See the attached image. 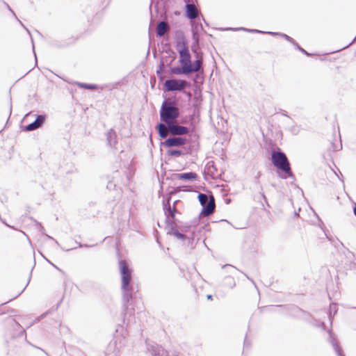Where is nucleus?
I'll return each mask as SVG.
<instances>
[{
    "label": "nucleus",
    "mask_w": 356,
    "mask_h": 356,
    "mask_svg": "<svg viewBox=\"0 0 356 356\" xmlns=\"http://www.w3.org/2000/svg\"><path fill=\"white\" fill-rule=\"evenodd\" d=\"M119 270L121 277L122 285L121 289L122 291V307L121 315L123 317L124 321L127 320L128 323L131 320L127 318L129 311V303L133 298V286L131 284L132 280V269L129 267V264L125 260L119 261Z\"/></svg>",
    "instance_id": "nucleus-1"
},
{
    "label": "nucleus",
    "mask_w": 356,
    "mask_h": 356,
    "mask_svg": "<svg viewBox=\"0 0 356 356\" xmlns=\"http://www.w3.org/2000/svg\"><path fill=\"white\" fill-rule=\"evenodd\" d=\"M271 161L273 165L279 170L277 172L279 177L283 179L289 177L295 179L289 161L286 154L281 151L280 148L276 147L272 151Z\"/></svg>",
    "instance_id": "nucleus-2"
},
{
    "label": "nucleus",
    "mask_w": 356,
    "mask_h": 356,
    "mask_svg": "<svg viewBox=\"0 0 356 356\" xmlns=\"http://www.w3.org/2000/svg\"><path fill=\"white\" fill-rule=\"evenodd\" d=\"M179 115V108L177 102L170 98H165L159 111L161 121L165 124L175 122Z\"/></svg>",
    "instance_id": "nucleus-3"
},
{
    "label": "nucleus",
    "mask_w": 356,
    "mask_h": 356,
    "mask_svg": "<svg viewBox=\"0 0 356 356\" xmlns=\"http://www.w3.org/2000/svg\"><path fill=\"white\" fill-rule=\"evenodd\" d=\"M179 63L180 66H176L170 68L172 74L181 75L184 71L189 69V64L191 61V56L189 49H181L179 52Z\"/></svg>",
    "instance_id": "nucleus-4"
},
{
    "label": "nucleus",
    "mask_w": 356,
    "mask_h": 356,
    "mask_svg": "<svg viewBox=\"0 0 356 356\" xmlns=\"http://www.w3.org/2000/svg\"><path fill=\"white\" fill-rule=\"evenodd\" d=\"M197 198L202 207L200 215L209 216L212 214L215 210V200L213 196L211 195L209 199L207 194L199 193Z\"/></svg>",
    "instance_id": "nucleus-5"
},
{
    "label": "nucleus",
    "mask_w": 356,
    "mask_h": 356,
    "mask_svg": "<svg viewBox=\"0 0 356 356\" xmlns=\"http://www.w3.org/2000/svg\"><path fill=\"white\" fill-rule=\"evenodd\" d=\"M163 87L166 91L185 92V89L190 88L191 83L185 80L169 79L165 81Z\"/></svg>",
    "instance_id": "nucleus-6"
},
{
    "label": "nucleus",
    "mask_w": 356,
    "mask_h": 356,
    "mask_svg": "<svg viewBox=\"0 0 356 356\" xmlns=\"http://www.w3.org/2000/svg\"><path fill=\"white\" fill-rule=\"evenodd\" d=\"M170 197H167L163 200V209L164 211V213L166 218V223L170 222V223L173 224V219L175 217V213H177V210L176 209L177 204L179 202V200H176L173 202L172 207L170 205Z\"/></svg>",
    "instance_id": "nucleus-7"
},
{
    "label": "nucleus",
    "mask_w": 356,
    "mask_h": 356,
    "mask_svg": "<svg viewBox=\"0 0 356 356\" xmlns=\"http://www.w3.org/2000/svg\"><path fill=\"white\" fill-rule=\"evenodd\" d=\"M147 353L150 356H168V353L160 345L146 341Z\"/></svg>",
    "instance_id": "nucleus-8"
},
{
    "label": "nucleus",
    "mask_w": 356,
    "mask_h": 356,
    "mask_svg": "<svg viewBox=\"0 0 356 356\" xmlns=\"http://www.w3.org/2000/svg\"><path fill=\"white\" fill-rule=\"evenodd\" d=\"M186 138L181 136H170L166 138L162 145L168 148L182 147L186 144Z\"/></svg>",
    "instance_id": "nucleus-9"
},
{
    "label": "nucleus",
    "mask_w": 356,
    "mask_h": 356,
    "mask_svg": "<svg viewBox=\"0 0 356 356\" xmlns=\"http://www.w3.org/2000/svg\"><path fill=\"white\" fill-rule=\"evenodd\" d=\"M166 124L168 125L169 133L174 136H180L189 133V129L188 127L181 126L175 122H170Z\"/></svg>",
    "instance_id": "nucleus-10"
},
{
    "label": "nucleus",
    "mask_w": 356,
    "mask_h": 356,
    "mask_svg": "<svg viewBox=\"0 0 356 356\" xmlns=\"http://www.w3.org/2000/svg\"><path fill=\"white\" fill-rule=\"evenodd\" d=\"M45 120H46L45 115H37L35 120L33 122L29 124L24 128V131H32L39 129L40 127H41L43 125V124L45 122Z\"/></svg>",
    "instance_id": "nucleus-11"
},
{
    "label": "nucleus",
    "mask_w": 356,
    "mask_h": 356,
    "mask_svg": "<svg viewBox=\"0 0 356 356\" xmlns=\"http://www.w3.org/2000/svg\"><path fill=\"white\" fill-rule=\"evenodd\" d=\"M175 42H176V49L178 52L181 49H188V42L185 38V35L181 31H177L175 33Z\"/></svg>",
    "instance_id": "nucleus-12"
},
{
    "label": "nucleus",
    "mask_w": 356,
    "mask_h": 356,
    "mask_svg": "<svg viewBox=\"0 0 356 356\" xmlns=\"http://www.w3.org/2000/svg\"><path fill=\"white\" fill-rule=\"evenodd\" d=\"M291 313L296 317L302 318L305 321H309L312 318V316L308 312L294 305L291 307Z\"/></svg>",
    "instance_id": "nucleus-13"
},
{
    "label": "nucleus",
    "mask_w": 356,
    "mask_h": 356,
    "mask_svg": "<svg viewBox=\"0 0 356 356\" xmlns=\"http://www.w3.org/2000/svg\"><path fill=\"white\" fill-rule=\"evenodd\" d=\"M107 145L112 148H116L118 144L117 134L113 129H110L106 134Z\"/></svg>",
    "instance_id": "nucleus-14"
},
{
    "label": "nucleus",
    "mask_w": 356,
    "mask_h": 356,
    "mask_svg": "<svg viewBox=\"0 0 356 356\" xmlns=\"http://www.w3.org/2000/svg\"><path fill=\"white\" fill-rule=\"evenodd\" d=\"M186 8V16L188 19L191 20L195 19L198 16V12L194 5V3H187L185 5Z\"/></svg>",
    "instance_id": "nucleus-15"
},
{
    "label": "nucleus",
    "mask_w": 356,
    "mask_h": 356,
    "mask_svg": "<svg viewBox=\"0 0 356 356\" xmlns=\"http://www.w3.org/2000/svg\"><path fill=\"white\" fill-rule=\"evenodd\" d=\"M201 66V60L199 58H197L193 60V62L191 61L189 64V69L188 70L184 71V75H190L195 72H198L200 71Z\"/></svg>",
    "instance_id": "nucleus-16"
},
{
    "label": "nucleus",
    "mask_w": 356,
    "mask_h": 356,
    "mask_svg": "<svg viewBox=\"0 0 356 356\" xmlns=\"http://www.w3.org/2000/svg\"><path fill=\"white\" fill-rule=\"evenodd\" d=\"M260 175H261V172H258L257 175L254 177V184H255V186H256L257 189L258 190L261 197L264 200V202L266 204V205L268 207H270L268 204L266 196L264 195V193L263 192V186L259 181Z\"/></svg>",
    "instance_id": "nucleus-17"
},
{
    "label": "nucleus",
    "mask_w": 356,
    "mask_h": 356,
    "mask_svg": "<svg viewBox=\"0 0 356 356\" xmlns=\"http://www.w3.org/2000/svg\"><path fill=\"white\" fill-rule=\"evenodd\" d=\"M329 341L332 344L335 353L338 356H344L342 349L337 343V339L334 337L331 331L329 332Z\"/></svg>",
    "instance_id": "nucleus-18"
},
{
    "label": "nucleus",
    "mask_w": 356,
    "mask_h": 356,
    "mask_svg": "<svg viewBox=\"0 0 356 356\" xmlns=\"http://www.w3.org/2000/svg\"><path fill=\"white\" fill-rule=\"evenodd\" d=\"M156 129L159 137L161 138L166 139L168 134H170L168 125L165 124L163 122H160L156 125Z\"/></svg>",
    "instance_id": "nucleus-19"
},
{
    "label": "nucleus",
    "mask_w": 356,
    "mask_h": 356,
    "mask_svg": "<svg viewBox=\"0 0 356 356\" xmlns=\"http://www.w3.org/2000/svg\"><path fill=\"white\" fill-rule=\"evenodd\" d=\"M176 177L179 179H184V180H195L197 178V173L194 172H184V173H179L175 175Z\"/></svg>",
    "instance_id": "nucleus-20"
},
{
    "label": "nucleus",
    "mask_w": 356,
    "mask_h": 356,
    "mask_svg": "<svg viewBox=\"0 0 356 356\" xmlns=\"http://www.w3.org/2000/svg\"><path fill=\"white\" fill-rule=\"evenodd\" d=\"M168 29V25L166 22H165L164 21H161L157 26H156V35L157 36L159 37H162L165 31Z\"/></svg>",
    "instance_id": "nucleus-21"
},
{
    "label": "nucleus",
    "mask_w": 356,
    "mask_h": 356,
    "mask_svg": "<svg viewBox=\"0 0 356 356\" xmlns=\"http://www.w3.org/2000/svg\"><path fill=\"white\" fill-rule=\"evenodd\" d=\"M167 225L170 226V230L168 232V234H173L175 237L181 240H184L186 238V236L185 234H181L173 227L174 223L172 225L170 222L167 223Z\"/></svg>",
    "instance_id": "nucleus-22"
},
{
    "label": "nucleus",
    "mask_w": 356,
    "mask_h": 356,
    "mask_svg": "<svg viewBox=\"0 0 356 356\" xmlns=\"http://www.w3.org/2000/svg\"><path fill=\"white\" fill-rule=\"evenodd\" d=\"M202 29V26L201 24H194V22H192V34L193 40L197 43L199 41V38L197 35L198 29Z\"/></svg>",
    "instance_id": "nucleus-23"
},
{
    "label": "nucleus",
    "mask_w": 356,
    "mask_h": 356,
    "mask_svg": "<svg viewBox=\"0 0 356 356\" xmlns=\"http://www.w3.org/2000/svg\"><path fill=\"white\" fill-rule=\"evenodd\" d=\"M71 44L70 42H66V41H63V42H58V41H53L51 44V45L54 47H56V48H63V47H65L68 45H70Z\"/></svg>",
    "instance_id": "nucleus-24"
},
{
    "label": "nucleus",
    "mask_w": 356,
    "mask_h": 356,
    "mask_svg": "<svg viewBox=\"0 0 356 356\" xmlns=\"http://www.w3.org/2000/svg\"><path fill=\"white\" fill-rule=\"evenodd\" d=\"M167 154L170 156H180L184 155L185 153L182 150L179 149H169L167 151Z\"/></svg>",
    "instance_id": "nucleus-25"
},
{
    "label": "nucleus",
    "mask_w": 356,
    "mask_h": 356,
    "mask_svg": "<svg viewBox=\"0 0 356 356\" xmlns=\"http://www.w3.org/2000/svg\"><path fill=\"white\" fill-rule=\"evenodd\" d=\"M227 29L228 30H232V31H243L249 32V33H261V31H259V30H257V29H250L243 28V27H241V28H229V29Z\"/></svg>",
    "instance_id": "nucleus-26"
},
{
    "label": "nucleus",
    "mask_w": 356,
    "mask_h": 356,
    "mask_svg": "<svg viewBox=\"0 0 356 356\" xmlns=\"http://www.w3.org/2000/svg\"><path fill=\"white\" fill-rule=\"evenodd\" d=\"M77 85L81 88L88 89V90L97 89L98 88L97 85L91 84V83H77Z\"/></svg>",
    "instance_id": "nucleus-27"
},
{
    "label": "nucleus",
    "mask_w": 356,
    "mask_h": 356,
    "mask_svg": "<svg viewBox=\"0 0 356 356\" xmlns=\"http://www.w3.org/2000/svg\"><path fill=\"white\" fill-rule=\"evenodd\" d=\"M186 186H178L175 188H174L172 191H170L168 194V197H170L172 195H175L178 192H180L181 191H188V190H186Z\"/></svg>",
    "instance_id": "nucleus-28"
},
{
    "label": "nucleus",
    "mask_w": 356,
    "mask_h": 356,
    "mask_svg": "<svg viewBox=\"0 0 356 356\" xmlns=\"http://www.w3.org/2000/svg\"><path fill=\"white\" fill-rule=\"evenodd\" d=\"M293 45L295 47L296 49L299 50L300 52H302V54H304L307 56H310L312 55L310 53L307 52L305 49H304L302 47H301L298 44V43L296 42V41L295 42V43Z\"/></svg>",
    "instance_id": "nucleus-29"
},
{
    "label": "nucleus",
    "mask_w": 356,
    "mask_h": 356,
    "mask_svg": "<svg viewBox=\"0 0 356 356\" xmlns=\"http://www.w3.org/2000/svg\"><path fill=\"white\" fill-rule=\"evenodd\" d=\"M279 36L282 37V38L285 39L286 41L289 42L291 44H293L296 42V40L290 37L289 35L280 33H279Z\"/></svg>",
    "instance_id": "nucleus-30"
},
{
    "label": "nucleus",
    "mask_w": 356,
    "mask_h": 356,
    "mask_svg": "<svg viewBox=\"0 0 356 356\" xmlns=\"http://www.w3.org/2000/svg\"><path fill=\"white\" fill-rule=\"evenodd\" d=\"M225 281H226V284L227 286H229V287L233 288L235 286V282H234L233 277H232L230 276H227L225 277Z\"/></svg>",
    "instance_id": "nucleus-31"
},
{
    "label": "nucleus",
    "mask_w": 356,
    "mask_h": 356,
    "mask_svg": "<svg viewBox=\"0 0 356 356\" xmlns=\"http://www.w3.org/2000/svg\"><path fill=\"white\" fill-rule=\"evenodd\" d=\"M325 235H326L327 238L329 241H330L331 242L334 243V246H335V247H338L339 245H341V246H343V243H342V242H341L339 239H337V241H336V242H334V239L332 238V237L327 236L326 234H325Z\"/></svg>",
    "instance_id": "nucleus-32"
},
{
    "label": "nucleus",
    "mask_w": 356,
    "mask_h": 356,
    "mask_svg": "<svg viewBox=\"0 0 356 356\" xmlns=\"http://www.w3.org/2000/svg\"><path fill=\"white\" fill-rule=\"evenodd\" d=\"M300 130V127L298 125H293L291 127L290 131L293 135H297Z\"/></svg>",
    "instance_id": "nucleus-33"
},
{
    "label": "nucleus",
    "mask_w": 356,
    "mask_h": 356,
    "mask_svg": "<svg viewBox=\"0 0 356 356\" xmlns=\"http://www.w3.org/2000/svg\"><path fill=\"white\" fill-rule=\"evenodd\" d=\"M47 313L48 312H44L42 314H41L40 316H38V318H36L34 321L33 323H31L29 326H27V328L30 327L31 326H32L33 325L34 323H37L38 322L40 319H42L44 318L47 315Z\"/></svg>",
    "instance_id": "nucleus-34"
},
{
    "label": "nucleus",
    "mask_w": 356,
    "mask_h": 356,
    "mask_svg": "<svg viewBox=\"0 0 356 356\" xmlns=\"http://www.w3.org/2000/svg\"><path fill=\"white\" fill-rule=\"evenodd\" d=\"M336 307H337L336 305H330V307L329 318L331 322H332V316H331L332 309H334V312L335 314L337 312Z\"/></svg>",
    "instance_id": "nucleus-35"
},
{
    "label": "nucleus",
    "mask_w": 356,
    "mask_h": 356,
    "mask_svg": "<svg viewBox=\"0 0 356 356\" xmlns=\"http://www.w3.org/2000/svg\"><path fill=\"white\" fill-rule=\"evenodd\" d=\"M115 184L112 181H110L108 182L107 186H106V188L108 189L112 190V189L115 188Z\"/></svg>",
    "instance_id": "nucleus-36"
},
{
    "label": "nucleus",
    "mask_w": 356,
    "mask_h": 356,
    "mask_svg": "<svg viewBox=\"0 0 356 356\" xmlns=\"http://www.w3.org/2000/svg\"><path fill=\"white\" fill-rule=\"evenodd\" d=\"M261 33L268 34V35H273V36H275V35H278L279 36V33H278V32H272V31H261Z\"/></svg>",
    "instance_id": "nucleus-37"
},
{
    "label": "nucleus",
    "mask_w": 356,
    "mask_h": 356,
    "mask_svg": "<svg viewBox=\"0 0 356 356\" xmlns=\"http://www.w3.org/2000/svg\"><path fill=\"white\" fill-rule=\"evenodd\" d=\"M36 225H37V227L38 229V230L44 234V228L43 227V226L38 222H36Z\"/></svg>",
    "instance_id": "nucleus-38"
},
{
    "label": "nucleus",
    "mask_w": 356,
    "mask_h": 356,
    "mask_svg": "<svg viewBox=\"0 0 356 356\" xmlns=\"http://www.w3.org/2000/svg\"><path fill=\"white\" fill-rule=\"evenodd\" d=\"M18 337H24L25 339H26V330L25 329H23L22 330H21L19 333V335Z\"/></svg>",
    "instance_id": "nucleus-39"
},
{
    "label": "nucleus",
    "mask_w": 356,
    "mask_h": 356,
    "mask_svg": "<svg viewBox=\"0 0 356 356\" xmlns=\"http://www.w3.org/2000/svg\"><path fill=\"white\" fill-rule=\"evenodd\" d=\"M222 268H231V269H232V270H235V268H234L233 266L229 265V264L223 265V266H222Z\"/></svg>",
    "instance_id": "nucleus-40"
},
{
    "label": "nucleus",
    "mask_w": 356,
    "mask_h": 356,
    "mask_svg": "<svg viewBox=\"0 0 356 356\" xmlns=\"http://www.w3.org/2000/svg\"><path fill=\"white\" fill-rule=\"evenodd\" d=\"M13 321L16 326V329L22 327L21 325L15 319H13Z\"/></svg>",
    "instance_id": "nucleus-41"
},
{
    "label": "nucleus",
    "mask_w": 356,
    "mask_h": 356,
    "mask_svg": "<svg viewBox=\"0 0 356 356\" xmlns=\"http://www.w3.org/2000/svg\"><path fill=\"white\" fill-rule=\"evenodd\" d=\"M5 4L6 5V7L8 8V10H9V11H10V12L12 13V14H13L15 17H16V15H15V13H14V11L11 9V8L9 6V5H8V4H7L6 3H5Z\"/></svg>",
    "instance_id": "nucleus-42"
},
{
    "label": "nucleus",
    "mask_w": 356,
    "mask_h": 356,
    "mask_svg": "<svg viewBox=\"0 0 356 356\" xmlns=\"http://www.w3.org/2000/svg\"><path fill=\"white\" fill-rule=\"evenodd\" d=\"M93 245H88L87 244H82L81 243H79V248H82V247H92Z\"/></svg>",
    "instance_id": "nucleus-43"
},
{
    "label": "nucleus",
    "mask_w": 356,
    "mask_h": 356,
    "mask_svg": "<svg viewBox=\"0 0 356 356\" xmlns=\"http://www.w3.org/2000/svg\"><path fill=\"white\" fill-rule=\"evenodd\" d=\"M356 41V35H355V38L353 40V41L348 44V45H346L345 47H343V49H345V48H347L348 47H350L353 42H355Z\"/></svg>",
    "instance_id": "nucleus-44"
},
{
    "label": "nucleus",
    "mask_w": 356,
    "mask_h": 356,
    "mask_svg": "<svg viewBox=\"0 0 356 356\" xmlns=\"http://www.w3.org/2000/svg\"><path fill=\"white\" fill-rule=\"evenodd\" d=\"M46 260H47L49 264H51L54 268H56L57 270H58L61 271V270H60L58 266H56V265H54V264H52L49 260H48V259H46Z\"/></svg>",
    "instance_id": "nucleus-45"
},
{
    "label": "nucleus",
    "mask_w": 356,
    "mask_h": 356,
    "mask_svg": "<svg viewBox=\"0 0 356 356\" xmlns=\"http://www.w3.org/2000/svg\"><path fill=\"white\" fill-rule=\"evenodd\" d=\"M19 22L20 24L26 30L28 33L31 35V33H30L29 30L25 27V26L22 24V22L21 21L19 20Z\"/></svg>",
    "instance_id": "nucleus-46"
},
{
    "label": "nucleus",
    "mask_w": 356,
    "mask_h": 356,
    "mask_svg": "<svg viewBox=\"0 0 356 356\" xmlns=\"http://www.w3.org/2000/svg\"><path fill=\"white\" fill-rule=\"evenodd\" d=\"M159 67H160L161 70H163L164 64H163V63L162 61L160 63Z\"/></svg>",
    "instance_id": "nucleus-47"
},
{
    "label": "nucleus",
    "mask_w": 356,
    "mask_h": 356,
    "mask_svg": "<svg viewBox=\"0 0 356 356\" xmlns=\"http://www.w3.org/2000/svg\"><path fill=\"white\" fill-rule=\"evenodd\" d=\"M282 115L286 117H289V115H287V112L286 111L282 110Z\"/></svg>",
    "instance_id": "nucleus-48"
},
{
    "label": "nucleus",
    "mask_w": 356,
    "mask_h": 356,
    "mask_svg": "<svg viewBox=\"0 0 356 356\" xmlns=\"http://www.w3.org/2000/svg\"><path fill=\"white\" fill-rule=\"evenodd\" d=\"M184 2H185V4H186L187 3H193V0H184Z\"/></svg>",
    "instance_id": "nucleus-49"
},
{
    "label": "nucleus",
    "mask_w": 356,
    "mask_h": 356,
    "mask_svg": "<svg viewBox=\"0 0 356 356\" xmlns=\"http://www.w3.org/2000/svg\"><path fill=\"white\" fill-rule=\"evenodd\" d=\"M14 298H12V299L9 300L8 301H7V302H4V303H2V304H1V305H6V304L8 303V302H10L12 300H14Z\"/></svg>",
    "instance_id": "nucleus-50"
},
{
    "label": "nucleus",
    "mask_w": 356,
    "mask_h": 356,
    "mask_svg": "<svg viewBox=\"0 0 356 356\" xmlns=\"http://www.w3.org/2000/svg\"><path fill=\"white\" fill-rule=\"evenodd\" d=\"M207 298L208 300H212V296L211 295H207Z\"/></svg>",
    "instance_id": "nucleus-51"
},
{
    "label": "nucleus",
    "mask_w": 356,
    "mask_h": 356,
    "mask_svg": "<svg viewBox=\"0 0 356 356\" xmlns=\"http://www.w3.org/2000/svg\"><path fill=\"white\" fill-rule=\"evenodd\" d=\"M47 236L49 238H50V239H52V240L55 241V242H56V243H58V242H57V241H56L54 238H52L51 236H49V235H47Z\"/></svg>",
    "instance_id": "nucleus-52"
},
{
    "label": "nucleus",
    "mask_w": 356,
    "mask_h": 356,
    "mask_svg": "<svg viewBox=\"0 0 356 356\" xmlns=\"http://www.w3.org/2000/svg\"><path fill=\"white\" fill-rule=\"evenodd\" d=\"M22 232L23 233V234H24V236H26V238H28L29 241L31 243V240L29 239V236L26 234V233H25V232H22Z\"/></svg>",
    "instance_id": "nucleus-53"
},
{
    "label": "nucleus",
    "mask_w": 356,
    "mask_h": 356,
    "mask_svg": "<svg viewBox=\"0 0 356 356\" xmlns=\"http://www.w3.org/2000/svg\"><path fill=\"white\" fill-rule=\"evenodd\" d=\"M244 345L245 346H248V342L246 339L244 340Z\"/></svg>",
    "instance_id": "nucleus-54"
},
{
    "label": "nucleus",
    "mask_w": 356,
    "mask_h": 356,
    "mask_svg": "<svg viewBox=\"0 0 356 356\" xmlns=\"http://www.w3.org/2000/svg\"><path fill=\"white\" fill-rule=\"evenodd\" d=\"M10 312L12 314H15L16 313V310H15V309H11Z\"/></svg>",
    "instance_id": "nucleus-55"
},
{
    "label": "nucleus",
    "mask_w": 356,
    "mask_h": 356,
    "mask_svg": "<svg viewBox=\"0 0 356 356\" xmlns=\"http://www.w3.org/2000/svg\"><path fill=\"white\" fill-rule=\"evenodd\" d=\"M157 74H158V76H159V78H160L161 79H162V76H160V72H159V71H157Z\"/></svg>",
    "instance_id": "nucleus-56"
},
{
    "label": "nucleus",
    "mask_w": 356,
    "mask_h": 356,
    "mask_svg": "<svg viewBox=\"0 0 356 356\" xmlns=\"http://www.w3.org/2000/svg\"><path fill=\"white\" fill-rule=\"evenodd\" d=\"M24 289L20 292L19 293L15 298H17V296H19V295H21V293L23 292Z\"/></svg>",
    "instance_id": "nucleus-57"
},
{
    "label": "nucleus",
    "mask_w": 356,
    "mask_h": 356,
    "mask_svg": "<svg viewBox=\"0 0 356 356\" xmlns=\"http://www.w3.org/2000/svg\"><path fill=\"white\" fill-rule=\"evenodd\" d=\"M172 53H173V54L175 55V56H174L173 59H172V60H170V63H172L173 60L175 58V52H172Z\"/></svg>",
    "instance_id": "nucleus-58"
},
{
    "label": "nucleus",
    "mask_w": 356,
    "mask_h": 356,
    "mask_svg": "<svg viewBox=\"0 0 356 356\" xmlns=\"http://www.w3.org/2000/svg\"><path fill=\"white\" fill-rule=\"evenodd\" d=\"M229 202H230V199H227V200H226V203H227V204H229Z\"/></svg>",
    "instance_id": "nucleus-59"
},
{
    "label": "nucleus",
    "mask_w": 356,
    "mask_h": 356,
    "mask_svg": "<svg viewBox=\"0 0 356 356\" xmlns=\"http://www.w3.org/2000/svg\"><path fill=\"white\" fill-rule=\"evenodd\" d=\"M2 222H3V224H5L6 226H8V227H10V225H8L5 222V221H3V220H2Z\"/></svg>",
    "instance_id": "nucleus-60"
},
{
    "label": "nucleus",
    "mask_w": 356,
    "mask_h": 356,
    "mask_svg": "<svg viewBox=\"0 0 356 356\" xmlns=\"http://www.w3.org/2000/svg\"><path fill=\"white\" fill-rule=\"evenodd\" d=\"M352 265H353V266L354 268H355V267H356V264H355V263H352Z\"/></svg>",
    "instance_id": "nucleus-61"
},
{
    "label": "nucleus",
    "mask_w": 356,
    "mask_h": 356,
    "mask_svg": "<svg viewBox=\"0 0 356 356\" xmlns=\"http://www.w3.org/2000/svg\"><path fill=\"white\" fill-rule=\"evenodd\" d=\"M11 111H12V107L10 106V115L11 114Z\"/></svg>",
    "instance_id": "nucleus-62"
},
{
    "label": "nucleus",
    "mask_w": 356,
    "mask_h": 356,
    "mask_svg": "<svg viewBox=\"0 0 356 356\" xmlns=\"http://www.w3.org/2000/svg\"><path fill=\"white\" fill-rule=\"evenodd\" d=\"M40 350H42L43 353H45V350H42V348H40Z\"/></svg>",
    "instance_id": "nucleus-63"
},
{
    "label": "nucleus",
    "mask_w": 356,
    "mask_h": 356,
    "mask_svg": "<svg viewBox=\"0 0 356 356\" xmlns=\"http://www.w3.org/2000/svg\"><path fill=\"white\" fill-rule=\"evenodd\" d=\"M40 350H42L43 353H45V350H42V348H40Z\"/></svg>",
    "instance_id": "nucleus-64"
}]
</instances>
